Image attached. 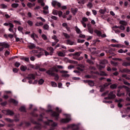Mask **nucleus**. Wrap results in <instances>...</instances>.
Returning <instances> with one entry per match:
<instances>
[{"mask_svg": "<svg viewBox=\"0 0 130 130\" xmlns=\"http://www.w3.org/2000/svg\"><path fill=\"white\" fill-rule=\"evenodd\" d=\"M56 111L52 110L51 109H49L46 110V112H51V116L52 117H54L55 120H58L59 118V113H61V110H59L58 107H56Z\"/></svg>", "mask_w": 130, "mask_h": 130, "instance_id": "f257e3e1", "label": "nucleus"}, {"mask_svg": "<svg viewBox=\"0 0 130 130\" xmlns=\"http://www.w3.org/2000/svg\"><path fill=\"white\" fill-rule=\"evenodd\" d=\"M46 74L49 75V76H51V77H55L54 80L57 82L58 80H59V76L58 74L54 73V71L52 69H49L46 71Z\"/></svg>", "mask_w": 130, "mask_h": 130, "instance_id": "f03ea898", "label": "nucleus"}, {"mask_svg": "<svg viewBox=\"0 0 130 130\" xmlns=\"http://www.w3.org/2000/svg\"><path fill=\"white\" fill-rule=\"evenodd\" d=\"M52 7H55V6H57L58 8H61V11L63 10H67V8L66 6H63L61 7V4L59 2H57L56 1H53L52 2Z\"/></svg>", "mask_w": 130, "mask_h": 130, "instance_id": "7ed1b4c3", "label": "nucleus"}, {"mask_svg": "<svg viewBox=\"0 0 130 130\" xmlns=\"http://www.w3.org/2000/svg\"><path fill=\"white\" fill-rule=\"evenodd\" d=\"M114 92L115 91H111L108 94V96L104 98L105 100H110L111 99H114V98L116 97V95L114 94Z\"/></svg>", "mask_w": 130, "mask_h": 130, "instance_id": "20e7f679", "label": "nucleus"}, {"mask_svg": "<svg viewBox=\"0 0 130 130\" xmlns=\"http://www.w3.org/2000/svg\"><path fill=\"white\" fill-rule=\"evenodd\" d=\"M47 125H51L53 127H55L57 125V123L53 122V120H48L47 122H46Z\"/></svg>", "mask_w": 130, "mask_h": 130, "instance_id": "39448f33", "label": "nucleus"}, {"mask_svg": "<svg viewBox=\"0 0 130 130\" xmlns=\"http://www.w3.org/2000/svg\"><path fill=\"white\" fill-rule=\"evenodd\" d=\"M87 29L89 33H90V34H93V33H94V29L92 28L91 24H87Z\"/></svg>", "mask_w": 130, "mask_h": 130, "instance_id": "423d86ee", "label": "nucleus"}, {"mask_svg": "<svg viewBox=\"0 0 130 130\" xmlns=\"http://www.w3.org/2000/svg\"><path fill=\"white\" fill-rule=\"evenodd\" d=\"M36 78L35 74H28L26 77L27 80H35Z\"/></svg>", "mask_w": 130, "mask_h": 130, "instance_id": "0eeeda50", "label": "nucleus"}, {"mask_svg": "<svg viewBox=\"0 0 130 130\" xmlns=\"http://www.w3.org/2000/svg\"><path fill=\"white\" fill-rule=\"evenodd\" d=\"M71 120V118H63L61 119L60 122L62 123H69Z\"/></svg>", "mask_w": 130, "mask_h": 130, "instance_id": "6e6552de", "label": "nucleus"}, {"mask_svg": "<svg viewBox=\"0 0 130 130\" xmlns=\"http://www.w3.org/2000/svg\"><path fill=\"white\" fill-rule=\"evenodd\" d=\"M2 112L3 113H5V112H6V114H8V115H14V112L10 110H7L6 111H2Z\"/></svg>", "mask_w": 130, "mask_h": 130, "instance_id": "1a4fd4ad", "label": "nucleus"}, {"mask_svg": "<svg viewBox=\"0 0 130 130\" xmlns=\"http://www.w3.org/2000/svg\"><path fill=\"white\" fill-rule=\"evenodd\" d=\"M27 47L30 49H34V48H35L36 47V45H35L34 43H30L28 46Z\"/></svg>", "mask_w": 130, "mask_h": 130, "instance_id": "9d476101", "label": "nucleus"}, {"mask_svg": "<svg viewBox=\"0 0 130 130\" xmlns=\"http://www.w3.org/2000/svg\"><path fill=\"white\" fill-rule=\"evenodd\" d=\"M31 38L33 39V40H35V41H37V40L35 39L36 38H38V36L36 34H35L34 32H33L31 35H30Z\"/></svg>", "mask_w": 130, "mask_h": 130, "instance_id": "9b49d317", "label": "nucleus"}, {"mask_svg": "<svg viewBox=\"0 0 130 130\" xmlns=\"http://www.w3.org/2000/svg\"><path fill=\"white\" fill-rule=\"evenodd\" d=\"M43 13H44V14H48V6H46L45 7L43 8Z\"/></svg>", "mask_w": 130, "mask_h": 130, "instance_id": "f8f14e48", "label": "nucleus"}, {"mask_svg": "<svg viewBox=\"0 0 130 130\" xmlns=\"http://www.w3.org/2000/svg\"><path fill=\"white\" fill-rule=\"evenodd\" d=\"M66 41H67V44H68L69 45H74V44H75V42L72 41L70 39L67 40Z\"/></svg>", "mask_w": 130, "mask_h": 130, "instance_id": "ddd939ff", "label": "nucleus"}, {"mask_svg": "<svg viewBox=\"0 0 130 130\" xmlns=\"http://www.w3.org/2000/svg\"><path fill=\"white\" fill-rule=\"evenodd\" d=\"M119 24H120V25H122V26H126L127 25V22L124 20H120L119 21Z\"/></svg>", "mask_w": 130, "mask_h": 130, "instance_id": "4468645a", "label": "nucleus"}, {"mask_svg": "<svg viewBox=\"0 0 130 130\" xmlns=\"http://www.w3.org/2000/svg\"><path fill=\"white\" fill-rule=\"evenodd\" d=\"M94 33H95L96 34V35L98 36H101V35H102V32H101V31H100V30H98V29H95L94 30Z\"/></svg>", "mask_w": 130, "mask_h": 130, "instance_id": "2eb2a0df", "label": "nucleus"}, {"mask_svg": "<svg viewBox=\"0 0 130 130\" xmlns=\"http://www.w3.org/2000/svg\"><path fill=\"white\" fill-rule=\"evenodd\" d=\"M48 49L50 51V55H52L53 54V51H54V49L53 48L50 47L48 48Z\"/></svg>", "mask_w": 130, "mask_h": 130, "instance_id": "dca6fc26", "label": "nucleus"}, {"mask_svg": "<svg viewBox=\"0 0 130 130\" xmlns=\"http://www.w3.org/2000/svg\"><path fill=\"white\" fill-rule=\"evenodd\" d=\"M20 70L22 72H25L26 70H27V66H24L23 65L21 66Z\"/></svg>", "mask_w": 130, "mask_h": 130, "instance_id": "f3484780", "label": "nucleus"}, {"mask_svg": "<svg viewBox=\"0 0 130 130\" xmlns=\"http://www.w3.org/2000/svg\"><path fill=\"white\" fill-rule=\"evenodd\" d=\"M19 110L21 111V112H26V108H25L24 106L20 107Z\"/></svg>", "mask_w": 130, "mask_h": 130, "instance_id": "a211bd4d", "label": "nucleus"}, {"mask_svg": "<svg viewBox=\"0 0 130 130\" xmlns=\"http://www.w3.org/2000/svg\"><path fill=\"white\" fill-rule=\"evenodd\" d=\"M122 88H124V89H125L126 92L128 93V92H130V88L129 87L125 86V85H123Z\"/></svg>", "mask_w": 130, "mask_h": 130, "instance_id": "6ab92c4d", "label": "nucleus"}, {"mask_svg": "<svg viewBox=\"0 0 130 130\" xmlns=\"http://www.w3.org/2000/svg\"><path fill=\"white\" fill-rule=\"evenodd\" d=\"M127 49H125V50H123L122 49H121L119 50H118V53H125L126 52H127Z\"/></svg>", "mask_w": 130, "mask_h": 130, "instance_id": "aec40b11", "label": "nucleus"}, {"mask_svg": "<svg viewBox=\"0 0 130 130\" xmlns=\"http://www.w3.org/2000/svg\"><path fill=\"white\" fill-rule=\"evenodd\" d=\"M10 102H11L12 103H13V104H15V105H18V101H16V100L14 99H11L10 100Z\"/></svg>", "mask_w": 130, "mask_h": 130, "instance_id": "412c9836", "label": "nucleus"}, {"mask_svg": "<svg viewBox=\"0 0 130 130\" xmlns=\"http://www.w3.org/2000/svg\"><path fill=\"white\" fill-rule=\"evenodd\" d=\"M106 8H105L104 10L103 9H101L99 10V13L101 14L102 15H104V14H105L106 13Z\"/></svg>", "mask_w": 130, "mask_h": 130, "instance_id": "4be33fe9", "label": "nucleus"}, {"mask_svg": "<svg viewBox=\"0 0 130 130\" xmlns=\"http://www.w3.org/2000/svg\"><path fill=\"white\" fill-rule=\"evenodd\" d=\"M75 30L76 31V33H77V34H81V33H82L81 29H80V28H79V27H78V26L75 27Z\"/></svg>", "mask_w": 130, "mask_h": 130, "instance_id": "5701e85b", "label": "nucleus"}, {"mask_svg": "<svg viewBox=\"0 0 130 130\" xmlns=\"http://www.w3.org/2000/svg\"><path fill=\"white\" fill-rule=\"evenodd\" d=\"M106 63H108V61L106 59H104L100 61L101 64H106Z\"/></svg>", "mask_w": 130, "mask_h": 130, "instance_id": "b1692460", "label": "nucleus"}, {"mask_svg": "<svg viewBox=\"0 0 130 130\" xmlns=\"http://www.w3.org/2000/svg\"><path fill=\"white\" fill-rule=\"evenodd\" d=\"M43 29L44 30H49V25L47 24H44L43 26Z\"/></svg>", "mask_w": 130, "mask_h": 130, "instance_id": "393cba45", "label": "nucleus"}, {"mask_svg": "<svg viewBox=\"0 0 130 130\" xmlns=\"http://www.w3.org/2000/svg\"><path fill=\"white\" fill-rule=\"evenodd\" d=\"M63 35L67 39H70L71 38V36L66 32H63Z\"/></svg>", "mask_w": 130, "mask_h": 130, "instance_id": "a878e982", "label": "nucleus"}, {"mask_svg": "<svg viewBox=\"0 0 130 130\" xmlns=\"http://www.w3.org/2000/svg\"><path fill=\"white\" fill-rule=\"evenodd\" d=\"M122 66H123V67H129L130 63L124 62L122 63Z\"/></svg>", "mask_w": 130, "mask_h": 130, "instance_id": "bb28decb", "label": "nucleus"}, {"mask_svg": "<svg viewBox=\"0 0 130 130\" xmlns=\"http://www.w3.org/2000/svg\"><path fill=\"white\" fill-rule=\"evenodd\" d=\"M30 115L34 117H38V114H36L34 112H31L30 113Z\"/></svg>", "mask_w": 130, "mask_h": 130, "instance_id": "cd10ccee", "label": "nucleus"}, {"mask_svg": "<svg viewBox=\"0 0 130 130\" xmlns=\"http://www.w3.org/2000/svg\"><path fill=\"white\" fill-rule=\"evenodd\" d=\"M12 8H18L19 7V4L13 3L11 5Z\"/></svg>", "mask_w": 130, "mask_h": 130, "instance_id": "c85d7f7f", "label": "nucleus"}, {"mask_svg": "<svg viewBox=\"0 0 130 130\" xmlns=\"http://www.w3.org/2000/svg\"><path fill=\"white\" fill-rule=\"evenodd\" d=\"M87 7H88V8H89V9H91L93 7V4H92V3L89 2L87 4Z\"/></svg>", "mask_w": 130, "mask_h": 130, "instance_id": "c756f323", "label": "nucleus"}, {"mask_svg": "<svg viewBox=\"0 0 130 130\" xmlns=\"http://www.w3.org/2000/svg\"><path fill=\"white\" fill-rule=\"evenodd\" d=\"M88 85H89L90 87H93L94 86V82L92 80H89L88 82Z\"/></svg>", "mask_w": 130, "mask_h": 130, "instance_id": "7c9ffc66", "label": "nucleus"}, {"mask_svg": "<svg viewBox=\"0 0 130 130\" xmlns=\"http://www.w3.org/2000/svg\"><path fill=\"white\" fill-rule=\"evenodd\" d=\"M119 29H120L122 31H124L125 30V27L124 25H121L119 26Z\"/></svg>", "mask_w": 130, "mask_h": 130, "instance_id": "2f4dec72", "label": "nucleus"}, {"mask_svg": "<svg viewBox=\"0 0 130 130\" xmlns=\"http://www.w3.org/2000/svg\"><path fill=\"white\" fill-rule=\"evenodd\" d=\"M111 89H116L117 85L116 84H112L110 85Z\"/></svg>", "mask_w": 130, "mask_h": 130, "instance_id": "473e14b6", "label": "nucleus"}, {"mask_svg": "<svg viewBox=\"0 0 130 130\" xmlns=\"http://www.w3.org/2000/svg\"><path fill=\"white\" fill-rule=\"evenodd\" d=\"M51 85H52V87H57V84L55 82L52 81Z\"/></svg>", "mask_w": 130, "mask_h": 130, "instance_id": "72a5a7b5", "label": "nucleus"}, {"mask_svg": "<svg viewBox=\"0 0 130 130\" xmlns=\"http://www.w3.org/2000/svg\"><path fill=\"white\" fill-rule=\"evenodd\" d=\"M14 66L16 67V68H19V67L21 66V63L19 62H16L14 64Z\"/></svg>", "mask_w": 130, "mask_h": 130, "instance_id": "f704fd0d", "label": "nucleus"}, {"mask_svg": "<svg viewBox=\"0 0 130 130\" xmlns=\"http://www.w3.org/2000/svg\"><path fill=\"white\" fill-rule=\"evenodd\" d=\"M73 56H80V55H81V52H76L74 53L73 54H72Z\"/></svg>", "mask_w": 130, "mask_h": 130, "instance_id": "c9c22d12", "label": "nucleus"}, {"mask_svg": "<svg viewBox=\"0 0 130 130\" xmlns=\"http://www.w3.org/2000/svg\"><path fill=\"white\" fill-rule=\"evenodd\" d=\"M38 83L40 85H42L44 83V80L43 79H41L39 80Z\"/></svg>", "mask_w": 130, "mask_h": 130, "instance_id": "e433bc0d", "label": "nucleus"}, {"mask_svg": "<svg viewBox=\"0 0 130 130\" xmlns=\"http://www.w3.org/2000/svg\"><path fill=\"white\" fill-rule=\"evenodd\" d=\"M104 68H105V65H99V71H102V69H104Z\"/></svg>", "mask_w": 130, "mask_h": 130, "instance_id": "4c0bfd02", "label": "nucleus"}, {"mask_svg": "<svg viewBox=\"0 0 130 130\" xmlns=\"http://www.w3.org/2000/svg\"><path fill=\"white\" fill-rule=\"evenodd\" d=\"M73 73H75V74H77V76H80L81 75V72L78 70H74L73 71Z\"/></svg>", "mask_w": 130, "mask_h": 130, "instance_id": "58836bf2", "label": "nucleus"}, {"mask_svg": "<svg viewBox=\"0 0 130 130\" xmlns=\"http://www.w3.org/2000/svg\"><path fill=\"white\" fill-rule=\"evenodd\" d=\"M87 62L89 63V64H94V62L92 60L87 59Z\"/></svg>", "mask_w": 130, "mask_h": 130, "instance_id": "ea45409f", "label": "nucleus"}, {"mask_svg": "<svg viewBox=\"0 0 130 130\" xmlns=\"http://www.w3.org/2000/svg\"><path fill=\"white\" fill-rule=\"evenodd\" d=\"M52 13L53 15H58V11H57L56 10H53Z\"/></svg>", "mask_w": 130, "mask_h": 130, "instance_id": "a19ab883", "label": "nucleus"}, {"mask_svg": "<svg viewBox=\"0 0 130 130\" xmlns=\"http://www.w3.org/2000/svg\"><path fill=\"white\" fill-rule=\"evenodd\" d=\"M27 24H28V25H29L30 27H32V26H33V22H32V21L31 20H28Z\"/></svg>", "mask_w": 130, "mask_h": 130, "instance_id": "79ce46f5", "label": "nucleus"}, {"mask_svg": "<svg viewBox=\"0 0 130 130\" xmlns=\"http://www.w3.org/2000/svg\"><path fill=\"white\" fill-rule=\"evenodd\" d=\"M3 47L5 48H9L10 47V45L7 43H4Z\"/></svg>", "mask_w": 130, "mask_h": 130, "instance_id": "37998d69", "label": "nucleus"}, {"mask_svg": "<svg viewBox=\"0 0 130 130\" xmlns=\"http://www.w3.org/2000/svg\"><path fill=\"white\" fill-rule=\"evenodd\" d=\"M42 38L44 40H47V36L44 34L42 35Z\"/></svg>", "mask_w": 130, "mask_h": 130, "instance_id": "c03bdc74", "label": "nucleus"}, {"mask_svg": "<svg viewBox=\"0 0 130 130\" xmlns=\"http://www.w3.org/2000/svg\"><path fill=\"white\" fill-rule=\"evenodd\" d=\"M125 93L124 92L121 93H117V96L118 97H121V96H124Z\"/></svg>", "mask_w": 130, "mask_h": 130, "instance_id": "a18cd8bd", "label": "nucleus"}, {"mask_svg": "<svg viewBox=\"0 0 130 130\" xmlns=\"http://www.w3.org/2000/svg\"><path fill=\"white\" fill-rule=\"evenodd\" d=\"M123 72H124V73H130V70L129 69H123Z\"/></svg>", "mask_w": 130, "mask_h": 130, "instance_id": "49530a36", "label": "nucleus"}, {"mask_svg": "<svg viewBox=\"0 0 130 130\" xmlns=\"http://www.w3.org/2000/svg\"><path fill=\"white\" fill-rule=\"evenodd\" d=\"M58 55V56H64V53L62 52H59Z\"/></svg>", "mask_w": 130, "mask_h": 130, "instance_id": "de8ad7c7", "label": "nucleus"}, {"mask_svg": "<svg viewBox=\"0 0 130 130\" xmlns=\"http://www.w3.org/2000/svg\"><path fill=\"white\" fill-rule=\"evenodd\" d=\"M7 104H8V102L7 101L1 103V105H2V106H6Z\"/></svg>", "mask_w": 130, "mask_h": 130, "instance_id": "09e8293b", "label": "nucleus"}, {"mask_svg": "<svg viewBox=\"0 0 130 130\" xmlns=\"http://www.w3.org/2000/svg\"><path fill=\"white\" fill-rule=\"evenodd\" d=\"M62 77H64V78H69L70 77V75L69 74H63L61 75Z\"/></svg>", "mask_w": 130, "mask_h": 130, "instance_id": "8fccbe9b", "label": "nucleus"}, {"mask_svg": "<svg viewBox=\"0 0 130 130\" xmlns=\"http://www.w3.org/2000/svg\"><path fill=\"white\" fill-rule=\"evenodd\" d=\"M99 75H100V76H106V74L103 71H101Z\"/></svg>", "mask_w": 130, "mask_h": 130, "instance_id": "3c124183", "label": "nucleus"}, {"mask_svg": "<svg viewBox=\"0 0 130 130\" xmlns=\"http://www.w3.org/2000/svg\"><path fill=\"white\" fill-rule=\"evenodd\" d=\"M77 42L78 43H84V42H85V40L78 39Z\"/></svg>", "mask_w": 130, "mask_h": 130, "instance_id": "603ef678", "label": "nucleus"}, {"mask_svg": "<svg viewBox=\"0 0 130 130\" xmlns=\"http://www.w3.org/2000/svg\"><path fill=\"white\" fill-rule=\"evenodd\" d=\"M40 69V66L39 64H36L35 67V70H39Z\"/></svg>", "mask_w": 130, "mask_h": 130, "instance_id": "864d4df0", "label": "nucleus"}, {"mask_svg": "<svg viewBox=\"0 0 130 130\" xmlns=\"http://www.w3.org/2000/svg\"><path fill=\"white\" fill-rule=\"evenodd\" d=\"M37 19L38 20H41L42 22H46V20L45 19H44L43 18L41 17H39L37 18Z\"/></svg>", "mask_w": 130, "mask_h": 130, "instance_id": "5fc2aeb1", "label": "nucleus"}, {"mask_svg": "<svg viewBox=\"0 0 130 130\" xmlns=\"http://www.w3.org/2000/svg\"><path fill=\"white\" fill-rule=\"evenodd\" d=\"M103 102L104 103H109V104H111V103H112V101H103Z\"/></svg>", "mask_w": 130, "mask_h": 130, "instance_id": "6e6d98bb", "label": "nucleus"}, {"mask_svg": "<svg viewBox=\"0 0 130 130\" xmlns=\"http://www.w3.org/2000/svg\"><path fill=\"white\" fill-rule=\"evenodd\" d=\"M40 118L38 119V120L40 121H42V118H43V115L42 114H41L40 115Z\"/></svg>", "mask_w": 130, "mask_h": 130, "instance_id": "4d7b16f0", "label": "nucleus"}, {"mask_svg": "<svg viewBox=\"0 0 130 130\" xmlns=\"http://www.w3.org/2000/svg\"><path fill=\"white\" fill-rule=\"evenodd\" d=\"M50 70H53L54 72H55L56 73H58V69L55 68H51Z\"/></svg>", "mask_w": 130, "mask_h": 130, "instance_id": "13d9d810", "label": "nucleus"}, {"mask_svg": "<svg viewBox=\"0 0 130 130\" xmlns=\"http://www.w3.org/2000/svg\"><path fill=\"white\" fill-rule=\"evenodd\" d=\"M108 93H109V91H108V90L106 91V92H105L102 94V96H106V95H107V94H108Z\"/></svg>", "mask_w": 130, "mask_h": 130, "instance_id": "bf43d9fd", "label": "nucleus"}, {"mask_svg": "<svg viewBox=\"0 0 130 130\" xmlns=\"http://www.w3.org/2000/svg\"><path fill=\"white\" fill-rule=\"evenodd\" d=\"M27 6L28 8H29L30 9H31V8H32V3H28L27 4Z\"/></svg>", "mask_w": 130, "mask_h": 130, "instance_id": "052dcab7", "label": "nucleus"}, {"mask_svg": "<svg viewBox=\"0 0 130 130\" xmlns=\"http://www.w3.org/2000/svg\"><path fill=\"white\" fill-rule=\"evenodd\" d=\"M69 62H70V63H77V61H74L72 60H69Z\"/></svg>", "mask_w": 130, "mask_h": 130, "instance_id": "680f3d73", "label": "nucleus"}, {"mask_svg": "<svg viewBox=\"0 0 130 130\" xmlns=\"http://www.w3.org/2000/svg\"><path fill=\"white\" fill-rule=\"evenodd\" d=\"M58 14L59 17H61V16H62V11H58Z\"/></svg>", "mask_w": 130, "mask_h": 130, "instance_id": "e2e57ef3", "label": "nucleus"}, {"mask_svg": "<svg viewBox=\"0 0 130 130\" xmlns=\"http://www.w3.org/2000/svg\"><path fill=\"white\" fill-rule=\"evenodd\" d=\"M23 29H24V28L22 27L21 26L18 27V31H20L21 32H22V31H23Z\"/></svg>", "mask_w": 130, "mask_h": 130, "instance_id": "0e129e2a", "label": "nucleus"}, {"mask_svg": "<svg viewBox=\"0 0 130 130\" xmlns=\"http://www.w3.org/2000/svg\"><path fill=\"white\" fill-rule=\"evenodd\" d=\"M74 68H75V67L73 65H70L69 66H68V70H72V69H74Z\"/></svg>", "mask_w": 130, "mask_h": 130, "instance_id": "69168bd1", "label": "nucleus"}, {"mask_svg": "<svg viewBox=\"0 0 130 130\" xmlns=\"http://www.w3.org/2000/svg\"><path fill=\"white\" fill-rule=\"evenodd\" d=\"M39 70L40 71V72H46V69H45L44 68H41L40 67V69H39Z\"/></svg>", "mask_w": 130, "mask_h": 130, "instance_id": "338daca9", "label": "nucleus"}, {"mask_svg": "<svg viewBox=\"0 0 130 130\" xmlns=\"http://www.w3.org/2000/svg\"><path fill=\"white\" fill-rule=\"evenodd\" d=\"M23 60H25V61H29V58H26V57H23L22 58Z\"/></svg>", "mask_w": 130, "mask_h": 130, "instance_id": "774afa93", "label": "nucleus"}]
</instances>
